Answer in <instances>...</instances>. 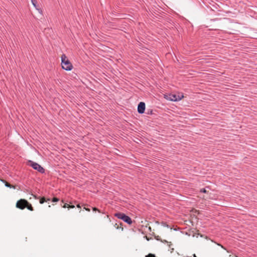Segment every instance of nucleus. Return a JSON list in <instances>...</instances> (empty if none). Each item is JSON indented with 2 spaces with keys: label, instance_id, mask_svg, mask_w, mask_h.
Masks as SVG:
<instances>
[{
  "label": "nucleus",
  "instance_id": "obj_16",
  "mask_svg": "<svg viewBox=\"0 0 257 257\" xmlns=\"http://www.w3.org/2000/svg\"><path fill=\"white\" fill-rule=\"evenodd\" d=\"M92 209H93V211H98L99 212H100V211H99V210L97 208H96V207H93V208H92Z\"/></svg>",
  "mask_w": 257,
  "mask_h": 257
},
{
  "label": "nucleus",
  "instance_id": "obj_7",
  "mask_svg": "<svg viewBox=\"0 0 257 257\" xmlns=\"http://www.w3.org/2000/svg\"><path fill=\"white\" fill-rule=\"evenodd\" d=\"M31 3L34 6V7L38 11V12L42 14L43 11L41 8V7L38 4L37 0H31Z\"/></svg>",
  "mask_w": 257,
  "mask_h": 257
},
{
  "label": "nucleus",
  "instance_id": "obj_8",
  "mask_svg": "<svg viewBox=\"0 0 257 257\" xmlns=\"http://www.w3.org/2000/svg\"><path fill=\"white\" fill-rule=\"evenodd\" d=\"M1 181L5 183V185L6 187L10 188H14L15 189V186H13L12 185H11L9 183H8L6 181L4 180H1Z\"/></svg>",
  "mask_w": 257,
  "mask_h": 257
},
{
  "label": "nucleus",
  "instance_id": "obj_3",
  "mask_svg": "<svg viewBox=\"0 0 257 257\" xmlns=\"http://www.w3.org/2000/svg\"><path fill=\"white\" fill-rule=\"evenodd\" d=\"M29 165L32 167L34 170H37L39 172L43 174L45 173V169L39 164L30 160L29 161Z\"/></svg>",
  "mask_w": 257,
  "mask_h": 257
},
{
  "label": "nucleus",
  "instance_id": "obj_2",
  "mask_svg": "<svg viewBox=\"0 0 257 257\" xmlns=\"http://www.w3.org/2000/svg\"><path fill=\"white\" fill-rule=\"evenodd\" d=\"M115 216H116L118 219L122 220L124 222L127 223L128 224H131L132 223V220L131 217L123 213H116L115 214Z\"/></svg>",
  "mask_w": 257,
  "mask_h": 257
},
{
  "label": "nucleus",
  "instance_id": "obj_14",
  "mask_svg": "<svg viewBox=\"0 0 257 257\" xmlns=\"http://www.w3.org/2000/svg\"><path fill=\"white\" fill-rule=\"evenodd\" d=\"M146 257H156L155 255L152 253H149V254L147 255Z\"/></svg>",
  "mask_w": 257,
  "mask_h": 257
},
{
  "label": "nucleus",
  "instance_id": "obj_17",
  "mask_svg": "<svg viewBox=\"0 0 257 257\" xmlns=\"http://www.w3.org/2000/svg\"><path fill=\"white\" fill-rule=\"evenodd\" d=\"M86 210L88 211H90V209L89 208H86L85 207L84 208Z\"/></svg>",
  "mask_w": 257,
  "mask_h": 257
},
{
  "label": "nucleus",
  "instance_id": "obj_9",
  "mask_svg": "<svg viewBox=\"0 0 257 257\" xmlns=\"http://www.w3.org/2000/svg\"><path fill=\"white\" fill-rule=\"evenodd\" d=\"M63 207H64V208H66V207H67V208H74V207H75V206H74V205H69V204H67V203H65V204L64 205V206H63Z\"/></svg>",
  "mask_w": 257,
  "mask_h": 257
},
{
  "label": "nucleus",
  "instance_id": "obj_12",
  "mask_svg": "<svg viewBox=\"0 0 257 257\" xmlns=\"http://www.w3.org/2000/svg\"><path fill=\"white\" fill-rule=\"evenodd\" d=\"M46 200H45V198L44 197H42L40 199V203L41 204H43L45 202H46Z\"/></svg>",
  "mask_w": 257,
  "mask_h": 257
},
{
  "label": "nucleus",
  "instance_id": "obj_5",
  "mask_svg": "<svg viewBox=\"0 0 257 257\" xmlns=\"http://www.w3.org/2000/svg\"><path fill=\"white\" fill-rule=\"evenodd\" d=\"M27 204H28V202L26 200L21 199L17 202L16 207L21 209H24L26 208Z\"/></svg>",
  "mask_w": 257,
  "mask_h": 257
},
{
  "label": "nucleus",
  "instance_id": "obj_10",
  "mask_svg": "<svg viewBox=\"0 0 257 257\" xmlns=\"http://www.w3.org/2000/svg\"><path fill=\"white\" fill-rule=\"evenodd\" d=\"M26 207H27L29 210H30L31 211L33 210V207H32V205L31 204H30L29 202H28V204H27Z\"/></svg>",
  "mask_w": 257,
  "mask_h": 257
},
{
  "label": "nucleus",
  "instance_id": "obj_21",
  "mask_svg": "<svg viewBox=\"0 0 257 257\" xmlns=\"http://www.w3.org/2000/svg\"><path fill=\"white\" fill-rule=\"evenodd\" d=\"M156 239H157V240H160V239L159 238V236H158L156 237Z\"/></svg>",
  "mask_w": 257,
  "mask_h": 257
},
{
  "label": "nucleus",
  "instance_id": "obj_18",
  "mask_svg": "<svg viewBox=\"0 0 257 257\" xmlns=\"http://www.w3.org/2000/svg\"><path fill=\"white\" fill-rule=\"evenodd\" d=\"M152 110H151L150 112H148V114H152Z\"/></svg>",
  "mask_w": 257,
  "mask_h": 257
},
{
  "label": "nucleus",
  "instance_id": "obj_15",
  "mask_svg": "<svg viewBox=\"0 0 257 257\" xmlns=\"http://www.w3.org/2000/svg\"><path fill=\"white\" fill-rule=\"evenodd\" d=\"M200 192L205 193L206 192V190L205 188H202L200 189Z\"/></svg>",
  "mask_w": 257,
  "mask_h": 257
},
{
  "label": "nucleus",
  "instance_id": "obj_19",
  "mask_svg": "<svg viewBox=\"0 0 257 257\" xmlns=\"http://www.w3.org/2000/svg\"><path fill=\"white\" fill-rule=\"evenodd\" d=\"M77 207L78 208H80V207H81L79 204H77Z\"/></svg>",
  "mask_w": 257,
  "mask_h": 257
},
{
  "label": "nucleus",
  "instance_id": "obj_6",
  "mask_svg": "<svg viewBox=\"0 0 257 257\" xmlns=\"http://www.w3.org/2000/svg\"><path fill=\"white\" fill-rule=\"evenodd\" d=\"M146 108V104L144 102H140L138 105V112L140 114L144 113Z\"/></svg>",
  "mask_w": 257,
  "mask_h": 257
},
{
  "label": "nucleus",
  "instance_id": "obj_11",
  "mask_svg": "<svg viewBox=\"0 0 257 257\" xmlns=\"http://www.w3.org/2000/svg\"><path fill=\"white\" fill-rule=\"evenodd\" d=\"M161 224L164 227H170V226H169L168 224H167V223L166 222H162L161 223Z\"/></svg>",
  "mask_w": 257,
  "mask_h": 257
},
{
  "label": "nucleus",
  "instance_id": "obj_4",
  "mask_svg": "<svg viewBox=\"0 0 257 257\" xmlns=\"http://www.w3.org/2000/svg\"><path fill=\"white\" fill-rule=\"evenodd\" d=\"M184 96L182 94L181 96L177 95L174 94H170L167 97V99L172 101H178L181 100Z\"/></svg>",
  "mask_w": 257,
  "mask_h": 257
},
{
  "label": "nucleus",
  "instance_id": "obj_1",
  "mask_svg": "<svg viewBox=\"0 0 257 257\" xmlns=\"http://www.w3.org/2000/svg\"><path fill=\"white\" fill-rule=\"evenodd\" d=\"M61 65L62 69L66 71H70L73 68L72 64L65 54L61 56Z\"/></svg>",
  "mask_w": 257,
  "mask_h": 257
},
{
  "label": "nucleus",
  "instance_id": "obj_22",
  "mask_svg": "<svg viewBox=\"0 0 257 257\" xmlns=\"http://www.w3.org/2000/svg\"><path fill=\"white\" fill-rule=\"evenodd\" d=\"M193 256H194V257H196V254H193Z\"/></svg>",
  "mask_w": 257,
  "mask_h": 257
},
{
  "label": "nucleus",
  "instance_id": "obj_20",
  "mask_svg": "<svg viewBox=\"0 0 257 257\" xmlns=\"http://www.w3.org/2000/svg\"><path fill=\"white\" fill-rule=\"evenodd\" d=\"M163 242H168L167 240H164V241H162Z\"/></svg>",
  "mask_w": 257,
  "mask_h": 257
},
{
  "label": "nucleus",
  "instance_id": "obj_13",
  "mask_svg": "<svg viewBox=\"0 0 257 257\" xmlns=\"http://www.w3.org/2000/svg\"><path fill=\"white\" fill-rule=\"evenodd\" d=\"M59 201V199L56 197H54L52 199V202H56Z\"/></svg>",
  "mask_w": 257,
  "mask_h": 257
}]
</instances>
